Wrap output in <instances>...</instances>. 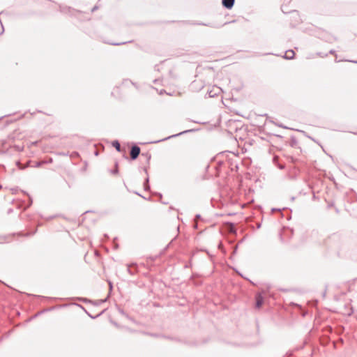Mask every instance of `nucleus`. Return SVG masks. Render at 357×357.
Here are the masks:
<instances>
[{
  "instance_id": "1",
  "label": "nucleus",
  "mask_w": 357,
  "mask_h": 357,
  "mask_svg": "<svg viewBox=\"0 0 357 357\" xmlns=\"http://www.w3.org/2000/svg\"><path fill=\"white\" fill-rule=\"evenodd\" d=\"M140 153V149L139 147L137 146H134L132 147L131 149V151H130V157L132 159H136L139 154Z\"/></svg>"
},
{
  "instance_id": "2",
  "label": "nucleus",
  "mask_w": 357,
  "mask_h": 357,
  "mask_svg": "<svg viewBox=\"0 0 357 357\" xmlns=\"http://www.w3.org/2000/svg\"><path fill=\"white\" fill-rule=\"evenodd\" d=\"M234 3V0H222V5L228 9H231L233 7Z\"/></svg>"
},
{
  "instance_id": "3",
  "label": "nucleus",
  "mask_w": 357,
  "mask_h": 357,
  "mask_svg": "<svg viewBox=\"0 0 357 357\" xmlns=\"http://www.w3.org/2000/svg\"><path fill=\"white\" fill-rule=\"evenodd\" d=\"M264 299L260 294H258L256 296V307L260 308L263 305Z\"/></svg>"
},
{
  "instance_id": "4",
  "label": "nucleus",
  "mask_w": 357,
  "mask_h": 357,
  "mask_svg": "<svg viewBox=\"0 0 357 357\" xmlns=\"http://www.w3.org/2000/svg\"><path fill=\"white\" fill-rule=\"evenodd\" d=\"M295 55L293 50H289L285 52V57L287 59H292Z\"/></svg>"
},
{
  "instance_id": "5",
  "label": "nucleus",
  "mask_w": 357,
  "mask_h": 357,
  "mask_svg": "<svg viewBox=\"0 0 357 357\" xmlns=\"http://www.w3.org/2000/svg\"><path fill=\"white\" fill-rule=\"evenodd\" d=\"M113 146L116 148V149L118 151H121V146H120V144L116 141V142H113Z\"/></svg>"
}]
</instances>
